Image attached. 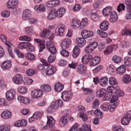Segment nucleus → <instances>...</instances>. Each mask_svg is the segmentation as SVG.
I'll return each mask as SVG.
<instances>
[{"mask_svg":"<svg viewBox=\"0 0 131 131\" xmlns=\"http://www.w3.org/2000/svg\"><path fill=\"white\" fill-rule=\"evenodd\" d=\"M79 117H80L81 118L82 120L84 122L87 120L88 119V117L85 114L82 113H80Z\"/></svg>","mask_w":131,"mask_h":131,"instance_id":"61","label":"nucleus"},{"mask_svg":"<svg viewBox=\"0 0 131 131\" xmlns=\"http://www.w3.org/2000/svg\"><path fill=\"white\" fill-rule=\"evenodd\" d=\"M84 50L85 52L89 54L93 51L92 48L90 46H89V45L86 47L85 48Z\"/></svg>","mask_w":131,"mask_h":131,"instance_id":"57","label":"nucleus"},{"mask_svg":"<svg viewBox=\"0 0 131 131\" xmlns=\"http://www.w3.org/2000/svg\"><path fill=\"white\" fill-rule=\"evenodd\" d=\"M17 99L19 101L20 99L21 102L24 104L28 103L29 102V99L27 98L24 97H23L18 96Z\"/></svg>","mask_w":131,"mask_h":131,"instance_id":"46","label":"nucleus"},{"mask_svg":"<svg viewBox=\"0 0 131 131\" xmlns=\"http://www.w3.org/2000/svg\"><path fill=\"white\" fill-rule=\"evenodd\" d=\"M92 56L90 54H87L84 55L82 58V62L85 64H86L92 58Z\"/></svg>","mask_w":131,"mask_h":131,"instance_id":"18","label":"nucleus"},{"mask_svg":"<svg viewBox=\"0 0 131 131\" xmlns=\"http://www.w3.org/2000/svg\"><path fill=\"white\" fill-rule=\"evenodd\" d=\"M119 89L118 87L116 88L113 86H110L108 87L107 91L108 93H117Z\"/></svg>","mask_w":131,"mask_h":131,"instance_id":"31","label":"nucleus"},{"mask_svg":"<svg viewBox=\"0 0 131 131\" xmlns=\"http://www.w3.org/2000/svg\"><path fill=\"white\" fill-rule=\"evenodd\" d=\"M80 52V48L77 46H75L73 50V53H72V56L74 58H76L79 55Z\"/></svg>","mask_w":131,"mask_h":131,"instance_id":"29","label":"nucleus"},{"mask_svg":"<svg viewBox=\"0 0 131 131\" xmlns=\"http://www.w3.org/2000/svg\"><path fill=\"white\" fill-rule=\"evenodd\" d=\"M26 57L27 60H33L35 58L34 55L32 53L30 52L26 54Z\"/></svg>","mask_w":131,"mask_h":131,"instance_id":"39","label":"nucleus"},{"mask_svg":"<svg viewBox=\"0 0 131 131\" xmlns=\"http://www.w3.org/2000/svg\"><path fill=\"white\" fill-rule=\"evenodd\" d=\"M86 69L85 66L82 64L79 65L76 69L77 72L79 74H81L84 73Z\"/></svg>","mask_w":131,"mask_h":131,"instance_id":"21","label":"nucleus"},{"mask_svg":"<svg viewBox=\"0 0 131 131\" xmlns=\"http://www.w3.org/2000/svg\"><path fill=\"white\" fill-rule=\"evenodd\" d=\"M108 82V78L104 77L100 78L99 80L100 84L102 87L105 86L107 84Z\"/></svg>","mask_w":131,"mask_h":131,"instance_id":"24","label":"nucleus"},{"mask_svg":"<svg viewBox=\"0 0 131 131\" xmlns=\"http://www.w3.org/2000/svg\"><path fill=\"white\" fill-rule=\"evenodd\" d=\"M125 3L127 10L131 9V0H126Z\"/></svg>","mask_w":131,"mask_h":131,"instance_id":"59","label":"nucleus"},{"mask_svg":"<svg viewBox=\"0 0 131 131\" xmlns=\"http://www.w3.org/2000/svg\"><path fill=\"white\" fill-rule=\"evenodd\" d=\"M12 61L6 60L4 61L1 65L2 69L4 70H8L11 67Z\"/></svg>","mask_w":131,"mask_h":131,"instance_id":"12","label":"nucleus"},{"mask_svg":"<svg viewBox=\"0 0 131 131\" xmlns=\"http://www.w3.org/2000/svg\"><path fill=\"white\" fill-rule=\"evenodd\" d=\"M80 22L76 19H73L72 23V25L73 28H77L79 27L80 28Z\"/></svg>","mask_w":131,"mask_h":131,"instance_id":"35","label":"nucleus"},{"mask_svg":"<svg viewBox=\"0 0 131 131\" xmlns=\"http://www.w3.org/2000/svg\"><path fill=\"white\" fill-rule=\"evenodd\" d=\"M89 43L90 44L89 45V46H90L93 50L97 46V43L96 42L92 41L90 42Z\"/></svg>","mask_w":131,"mask_h":131,"instance_id":"47","label":"nucleus"},{"mask_svg":"<svg viewBox=\"0 0 131 131\" xmlns=\"http://www.w3.org/2000/svg\"><path fill=\"white\" fill-rule=\"evenodd\" d=\"M47 122L46 125V126H44L43 129H46L48 127H49L52 128H53L54 126L55 121L51 116H50L48 117L47 116Z\"/></svg>","mask_w":131,"mask_h":131,"instance_id":"1","label":"nucleus"},{"mask_svg":"<svg viewBox=\"0 0 131 131\" xmlns=\"http://www.w3.org/2000/svg\"><path fill=\"white\" fill-rule=\"evenodd\" d=\"M108 27L109 23L106 21H102L100 25V28L103 31L107 30L108 29Z\"/></svg>","mask_w":131,"mask_h":131,"instance_id":"17","label":"nucleus"},{"mask_svg":"<svg viewBox=\"0 0 131 131\" xmlns=\"http://www.w3.org/2000/svg\"><path fill=\"white\" fill-rule=\"evenodd\" d=\"M64 87V85L60 83L59 82H57L55 84L54 89L56 92H59L62 90Z\"/></svg>","mask_w":131,"mask_h":131,"instance_id":"22","label":"nucleus"},{"mask_svg":"<svg viewBox=\"0 0 131 131\" xmlns=\"http://www.w3.org/2000/svg\"><path fill=\"white\" fill-rule=\"evenodd\" d=\"M41 88V90L45 92H48L50 91L51 90L50 86L47 84H44L42 85Z\"/></svg>","mask_w":131,"mask_h":131,"instance_id":"28","label":"nucleus"},{"mask_svg":"<svg viewBox=\"0 0 131 131\" xmlns=\"http://www.w3.org/2000/svg\"><path fill=\"white\" fill-rule=\"evenodd\" d=\"M75 43L78 46L81 47L85 45L86 41L83 37H80L76 39Z\"/></svg>","mask_w":131,"mask_h":131,"instance_id":"15","label":"nucleus"},{"mask_svg":"<svg viewBox=\"0 0 131 131\" xmlns=\"http://www.w3.org/2000/svg\"><path fill=\"white\" fill-rule=\"evenodd\" d=\"M93 32L92 31L86 29L82 30L81 32L82 37L84 39L91 37L93 35Z\"/></svg>","mask_w":131,"mask_h":131,"instance_id":"7","label":"nucleus"},{"mask_svg":"<svg viewBox=\"0 0 131 131\" xmlns=\"http://www.w3.org/2000/svg\"><path fill=\"white\" fill-rule=\"evenodd\" d=\"M36 10L37 12H43L46 10L45 7L42 5H40L39 6L36 5L34 7Z\"/></svg>","mask_w":131,"mask_h":131,"instance_id":"34","label":"nucleus"},{"mask_svg":"<svg viewBox=\"0 0 131 131\" xmlns=\"http://www.w3.org/2000/svg\"><path fill=\"white\" fill-rule=\"evenodd\" d=\"M10 129V126L6 125H2L0 126V131H9Z\"/></svg>","mask_w":131,"mask_h":131,"instance_id":"50","label":"nucleus"},{"mask_svg":"<svg viewBox=\"0 0 131 131\" xmlns=\"http://www.w3.org/2000/svg\"><path fill=\"white\" fill-rule=\"evenodd\" d=\"M82 128L83 131H92L90 128V126L87 124H83L82 126Z\"/></svg>","mask_w":131,"mask_h":131,"instance_id":"55","label":"nucleus"},{"mask_svg":"<svg viewBox=\"0 0 131 131\" xmlns=\"http://www.w3.org/2000/svg\"><path fill=\"white\" fill-rule=\"evenodd\" d=\"M45 41H44L43 42L42 41L41 43L39 45V52H42L43 50L45 48Z\"/></svg>","mask_w":131,"mask_h":131,"instance_id":"51","label":"nucleus"},{"mask_svg":"<svg viewBox=\"0 0 131 131\" xmlns=\"http://www.w3.org/2000/svg\"><path fill=\"white\" fill-rule=\"evenodd\" d=\"M112 60L115 63H119L122 61V58L116 55L114 56L112 58Z\"/></svg>","mask_w":131,"mask_h":131,"instance_id":"40","label":"nucleus"},{"mask_svg":"<svg viewBox=\"0 0 131 131\" xmlns=\"http://www.w3.org/2000/svg\"><path fill=\"white\" fill-rule=\"evenodd\" d=\"M100 104L99 100L97 99H96L93 101L92 107L93 108L96 109L98 107Z\"/></svg>","mask_w":131,"mask_h":131,"instance_id":"45","label":"nucleus"},{"mask_svg":"<svg viewBox=\"0 0 131 131\" xmlns=\"http://www.w3.org/2000/svg\"><path fill=\"white\" fill-rule=\"evenodd\" d=\"M112 128L113 131H123V128L120 126H116L114 125L112 126Z\"/></svg>","mask_w":131,"mask_h":131,"instance_id":"44","label":"nucleus"},{"mask_svg":"<svg viewBox=\"0 0 131 131\" xmlns=\"http://www.w3.org/2000/svg\"><path fill=\"white\" fill-rule=\"evenodd\" d=\"M83 92L85 95L89 94L93 92L92 90L90 89L83 88Z\"/></svg>","mask_w":131,"mask_h":131,"instance_id":"60","label":"nucleus"},{"mask_svg":"<svg viewBox=\"0 0 131 131\" xmlns=\"http://www.w3.org/2000/svg\"><path fill=\"white\" fill-rule=\"evenodd\" d=\"M18 4L17 0H9L7 3V5L9 8H16Z\"/></svg>","mask_w":131,"mask_h":131,"instance_id":"9","label":"nucleus"},{"mask_svg":"<svg viewBox=\"0 0 131 131\" xmlns=\"http://www.w3.org/2000/svg\"><path fill=\"white\" fill-rule=\"evenodd\" d=\"M60 53L64 57H67L69 55V52L64 49L62 50Z\"/></svg>","mask_w":131,"mask_h":131,"instance_id":"63","label":"nucleus"},{"mask_svg":"<svg viewBox=\"0 0 131 131\" xmlns=\"http://www.w3.org/2000/svg\"><path fill=\"white\" fill-rule=\"evenodd\" d=\"M109 84L111 85H114L117 84L116 80L114 78H110L108 80Z\"/></svg>","mask_w":131,"mask_h":131,"instance_id":"52","label":"nucleus"},{"mask_svg":"<svg viewBox=\"0 0 131 131\" xmlns=\"http://www.w3.org/2000/svg\"><path fill=\"white\" fill-rule=\"evenodd\" d=\"M27 75L29 76H32L35 73V71L32 69H30L27 70L26 72Z\"/></svg>","mask_w":131,"mask_h":131,"instance_id":"62","label":"nucleus"},{"mask_svg":"<svg viewBox=\"0 0 131 131\" xmlns=\"http://www.w3.org/2000/svg\"><path fill=\"white\" fill-rule=\"evenodd\" d=\"M30 13V11L29 9H25L23 13V19L25 20H29L31 16Z\"/></svg>","mask_w":131,"mask_h":131,"instance_id":"20","label":"nucleus"},{"mask_svg":"<svg viewBox=\"0 0 131 131\" xmlns=\"http://www.w3.org/2000/svg\"><path fill=\"white\" fill-rule=\"evenodd\" d=\"M51 33V31L48 29H44L40 34L41 37L45 38L48 36Z\"/></svg>","mask_w":131,"mask_h":131,"instance_id":"26","label":"nucleus"},{"mask_svg":"<svg viewBox=\"0 0 131 131\" xmlns=\"http://www.w3.org/2000/svg\"><path fill=\"white\" fill-rule=\"evenodd\" d=\"M11 113L9 111L5 110L3 111L1 114V117L3 119H6L11 117Z\"/></svg>","mask_w":131,"mask_h":131,"instance_id":"19","label":"nucleus"},{"mask_svg":"<svg viewBox=\"0 0 131 131\" xmlns=\"http://www.w3.org/2000/svg\"><path fill=\"white\" fill-rule=\"evenodd\" d=\"M97 33L100 36V37L103 38H105L107 36V34L105 32L102 31L100 30H98L97 31Z\"/></svg>","mask_w":131,"mask_h":131,"instance_id":"38","label":"nucleus"},{"mask_svg":"<svg viewBox=\"0 0 131 131\" xmlns=\"http://www.w3.org/2000/svg\"><path fill=\"white\" fill-rule=\"evenodd\" d=\"M106 92V90L104 89L99 90L96 93V95L97 97H101L104 95Z\"/></svg>","mask_w":131,"mask_h":131,"instance_id":"33","label":"nucleus"},{"mask_svg":"<svg viewBox=\"0 0 131 131\" xmlns=\"http://www.w3.org/2000/svg\"><path fill=\"white\" fill-rule=\"evenodd\" d=\"M16 94V91L13 89L8 90L6 93V98L8 100H13Z\"/></svg>","mask_w":131,"mask_h":131,"instance_id":"2","label":"nucleus"},{"mask_svg":"<svg viewBox=\"0 0 131 131\" xmlns=\"http://www.w3.org/2000/svg\"><path fill=\"white\" fill-rule=\"evenodd\" d=\"M131 119V115L127 113L125 114L122 119L121 123L122 125H128Z\"/></svg>","mask_w":131,"mask_h":131,"instance_id":"6","label":"nucleus"},{"mask_svg":"<svg viewBox=\"0 0 131 131\" xmlns=\"http://www.w3.org/2000/svg\"><path fill=\"white\" fill-rule=\"evenodd\" d=\"M87 19L86 18H83L80 22V29L84 28L87 25Z\"/></svg>","mask_w":131,"mask_h":131,"instance_id":"41","label":"nucleus"},{"mask_svg":"<svg viewBox=\"0 0 131 131\" xmlns=\"http://www.w3.org/2000/svg\"><path fill=\"white\" fill-rule=\"evenodd\" d=\"M58 12L54 10H51L47 16L48 19L49 20L54 18L57 16Z\"/></svg>","mask_w":131,"mask_h":131,"instance_id":"23","label":"nucleus"},{"mask_svg":"<svg viewBox=\"0 0 131 131\" xmlns=\"http://www.w3.org/2000/svg\"><path fill=\"white\" fill-rule=\"evenodd\" d=\"M65 12V9L64 8H61L58 10L57 12H58L57 16L58 17L60 18L63 16Z\"/></svg>","mask_w":131,"mask_h":131,"instance_id":"36","label":"nucleus"},{"mask_svg":"<svg viewBox=\"0 0 131 131\" xmlns=\"http://www.w3.org/2000/svg\"><path fill=\"white\" fill-rule=\"evenodd\" d=\"M94 114L96 117L98 119H101L103 117L102 112L97 110L94 111Z\"/></svg>","mask_w":131,"mask_h":131,"instance_id":"42","label":"nucleus"},{"mask_svg":"<svg viewBox=\"0 0 131 131\" xmlns=\"http://www.w3.org/2000/svg\"><path fill=\"white\" fill-rule=\"evenodd\" d=\"M43 92L40 90L37 89L32 91L31 93L32 96L35 98H38L42 96Z\"/></svg>","mask_w":131,"mask_h":131,"instance_id":"8","label":"nucleus"},{"mask_svg":"<svg viewBox=\"0 0 131 131\" xmlns=\"http://www.w3.org/2000/svg\"><path fill=\"white\" fill-rule=\"evenodd\" d=\"M27 91V89L25 86H21L18 88V91L19 92L22 94H24Z\"/></svg>","mask_w":131,"mask_h":131,"instance_id":"48","label":"nucleus"},{"mask_svg":"<svg viewBox=\"0 0 131 131\" xmlns=\"http://www.w3.org/2000/svg\"><path fill=\"white\" fill-rule=\"evenodd\" d=\"M112 10V8L111 7L109 6L106 7L103 9V14L105 16L110 15L113 12Z\"/></svg>","mask_w":131,"mask_h":131,"instance_id":"13","label":"nucleus"},{"mask_svg":"<svg viewBox=\"0 0 131 131\" xmlns=\"http://www.w3.org/2000/svg\"><path fill=\"white\" fill-rule=\"evenodd\" d=\"M117 15L116 12L113 11L112 14L110 15V18L109 19L111 23L115 22L117 19Z\"/></svg>","mask_w":131,"mask_h":131,"instance_id":"27","label":"nucleus"},{"mask_svg":"<svg viewBox=\"0 0 131 131\" xmlns=\"http://www.w3.org/2000/svg\"><path fill=\"white\" fill-rule=\"evenodd\" d=\"M46 74L49 76L54 74L56 71V68L54 66H49L46 69Z\"/></svg>","mask_w":131,"mask_h":131,"instance_id":"14","label":"nucleus"},{"mask_svg":"<svg viewBox=\"0 0 131 131\" xmlns=\"http://www.w3.org/2000/svg\"><path fill=\"white\" fill-rule=\"evenodd\" d=\"M25 31L26 33L28 35H31L34 33L33 27L31 26H29L28 28H26Z\"/></svg>","mask_w":131,"mask_h":131,"instance_id":"43","label":"nucleus"},{"mask_svg":"<svg viewBox=\"0 0 131 131\" xmlns=\"http://www.w3.org/2000/svg\"><path fill=\"white\" fill-rule=\"evenodd\" d=\"M100 61V57L98 56H96L90 61V64L91 66H95L99 63Z\"/></svg>","mask_w":131,"mask_h":131,"instance_id":"16","label":"nucleus"},{"mask_svg":"<svg viewBox=\"0 0 131 131\" xmlns=\"http://www.w3.org/2000/svg\"><path fill=\"white\" fill-rule=\"evenodd\" d=\"M13 82L17 84H20L23 82L22 76L19 74H16L15 78L13 79Z\"/></svg>","mask_w":131,"mask_h":131,"instance_id":"11","label":"nucleus"},{"mask_svg":"<svg viewBox=\"0 0 131 131\" xmlns=\"http://www.w3.org/2000/svg\"><path fill=\"white\" fill-rule=\"evenodd\" d=\"M72 95L71 91L63 92L62 93L61 97L63 101H66L70 100L72 97Z\"/></svg>","mask_w":131,"mask_h":131,"instance_id":"3","label":"nucleus"},{"mask_svg":"<svg viewBox=\"0 0 131 131\" xmlns=\"http://www.w3.org/2000/svg\"><path fill=\"white\" fill-rule=\"evenodd\" d=\"M14 52L17 55L18 58H22L24 57V56L17 49H15L14 51Z\"/></svg>","mask_w":131,"mask_h":131,"instance_id":"58","label":"nucleus"},{"mask_svg":"<svg viewBox=\"0 0 131 131\" xmlns=\"http://www.w3.org/2000/svg\"><path fill=\"white\" fill-rule=\"evenodd\" d=\"M60 123H62L63 125H65L67 123V119L66 116H63L61 117L60 121Z\"/></svg>","mask_w":131,"mask_h":131,"instance_id":"53","label":"nucleus"},{"mask_svg":"<svg viewBox=\"0 0 131 131\" xmlns=\"http://www.w3.org/2000/svg\"><path fill=\"white\" fill-rule=\"evenodd\" d=\"M123 80L125 83L127 84L129 83L131 81L130 76L127 74H125L123 77Z\"/></svg>","mask_w":131,"mask_h":131,"instance_id":"37","label":"nucleus"},{"mask_svg":"<svg viewBox=\"0 0 131 131\" xmlns=\"http://www.w3.org/2000/svg\"><path fill=\"white\" fill-rule=\"evenodd\" d=\"M81 6L80 4H76L73 8V10L74 12H78L81 9Z\"/></svg>","mask_w":131,"mask_h":131,"instance_id":"64","label":"nucleus"},{"mask_svg":"<svg viewBox=\"0 0 131 131\" xmlns=\"http://www.w3.org/2000/svg\"><path fill=\"white\" fill-rule=\"evenodd\" d=\"M90 16L91 19L95 21H98L100 19L99 16L96 13H91Z\"/></svg>","mask_w":131,"mask_h":131,"instance_id":"32","label":"nucleus"},{"mask_svg":"<svg viewBox=\"0 0 131 131\" xmlns=\"http://www.w3.org/2000/svg\"><path fill=\"white\" fill-rule=\"evenodd\" d=\"M46 47L49 51L52 53L55 54L56 53V49L52 41H47L46 42Z\"/></svg>","mask_w":131,"mask_h":131,"instance_id":"5","label":"nucleus"},{"mask_svg":"<svg viewBox=\"0 0 131 131\" xmlns=\"http://www.w3.org/2000/svg\"><path fill=\"white\" fill-rule=\"evenodd\" d=\"M63 105V102L61 99H59L54 102H52L51 106L52 109L57 110L59 107H61Z\"/></svg>","mask_w":131,"mask_h":131,"instance_id":"4","label":"nucleus"},{"mask_svg":"<svg viewBox=\"0 0 131 131\" xmlns=\"http://www.w3.org/2000/svg\"><path fill=\"white\" fill-rule=\"evenodd\" d=\"M117 72L120 74H122L126 71V67L124 65H122L117 68Z\"/></svg>","mask_w":131,"mask_h":131,"instance_id":"30","label":"nucleus"},{"mask_svg":"<svg viewBox=\"0 0 131 131\" xmlns=\"http://www.w3.org/2000/svg\"><path fill=\"white\" fill-rule=\"evenodd\" d=\"M122 35L126 36H131V30L127 29L125 30H123L122 31Z\"/></svg>","mask_w":131,"mask_h":131,"instance_id":"54","label":"nucleus"},{"mask_svg":"<svg viewBox=\"0 0 131 131\" xmlns=\"http://www.w3.org/2000/svg\"><path fill=\"white\" fill-rule=\"evenodd\" d=\"M124 63L127 67H130L131 66V62L129 58L128 57H126L124 59Z\"/></svg>","mask_w":131,"mask_h":131,"instance_id":"49","label":"nucleus"},{"mask_svg":"<svg viewBox=\"0 0 131 131\" xmlns=\"http://www.w3.org/2000/svg\"><path fill=\"white\" fill-rule=\"evenodd\" d=\"M27 121L23 119L17 121L14 124L15 126L19 127L21 126H25L27 124Z\"/></svg>","mask_w":131,"mask_h":131,"instance_id":"25","label":"nucleus"},{"mask_svg":"<svg viewBox=\"0 0 131 131\" xmlns=\"http://www.w3.org/2000/svg\"><path fill=\"white\" fill-rule=\"evenodd\" d=\"M64 31L59 29L57 28L55 30V34L57 36H61L63 35Z\"/></svg>","mask_w":131,"mask_h":131,"instance_id":"56","label":"nucleus"},{"mask_svg":"<svg viewBox=\"0 0 131 131\" xmlns=\"http://www.w3.org/2000/svg\"><path fill=\"white\" fill-rule=\"evenodd\" d=\"M71 43V40L68 38L63 40L61 44V46L63 49H66L68 48Z\"/></svg>","mask_w":131,"mask_h":131,"instance_id":"10","label":"nucleus"}]
</instances>
